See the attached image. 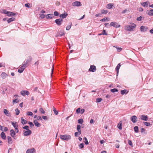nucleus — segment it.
I'll use <instances>...</instances> for the list:
<instances>
[{
  "label": "nucleus",
  "instance_id": "1",
  "mask_svg": "<svg viewBox=\"0 0 153 153\" xmlns=\"http://www.w3.org/2000/svg\"><path fill=\"white\" fill-rule=\"evenodd\" d=\"M136 25L133 23L132 25H127L125 27V30L126 31H131L136 27Z\"/></svg>",
  "mask_w": 153,
  "mask_h": 153
},
{
  "label": "nucleus",
  "instance_id": "2",
  "mask_svg": "<svg viewBox=\"0 0 153 153\" xmlns=\"http://www.w3.org/2000/svg\"><path fill=\"white\" fill-rule=\"evenodd\" d=\"M60 138L62 140H68L71 139V137L69 135L65 134L60 135Z\"/></svg>",
  "mask_w": 153,
  "mask_h": 153
},
{
  "label": "nucleus",
  "instance_id": "3",
  "mask_svg": "<svg viewBox=\"0 0 153 153\" xmlns=\"http://www.w3.org/2000/svg\"><path fill=\"white\" fill-rule=\"evenodd\" d=\"M110 25L111 26H113L116 28L119 27H120V25L118 23L115 22H112L111 23Z\"/></svg>",
  "mask_w": 153,
  "mask_h": 153
},
{
  "label": "nucleus",
  "instance_id": "4",
  "mask_svg": "<svg viewBox=\"0 0 153 153\" xmlns=\"http://www.w3.org/2000/svg\"><path fill=\"white\" fill-rule=\"evenodd\" d=\"M63 22V19H56L55 20V22L56 24L58 26H60L62 24Z\"/></svg>",
  "mask_w": 153,
  "mask_h": 153
},
{
  "label": "nucleus",
  "instance_id": "5",
  "mask_svg": "<svg viewBox=\"0 0 153 153\" xmlns=\"http://www.w3.org/2000/svg\"><path fill=\"white\" fill-rule=\"evenodd\" d=\"M131 120L133 123H135L137 121V118L136 116L134 115L131 117Z\"/></svg>",
  "mask_w": 153,
  "mask_h": 153
},
{
  "label": "nucleus",
  "instance_id": "6",
  "mask_svg": "<svg viewBox=\"0 0 153 153\" xmlns=\"http://www.w3.org/2000/svg\"><path fill=\"white\" fill-rule=\"evenodd\" d=\"M89 71L92 72H94L96 71V66L94 65H91L90 67L88 70Z\"/></svg>",
  "mask_w": 153,
  "mask_h": 153
},
{
  "label": "nucleus",
  "instance_id": "7",
  "mask_svg": "<svg viewBox=\"0 0 153 153\" xmlns=\"http://www.w3.org/2000/svg\"><path fill=\"white\" fill-rule=\"evenodd\" d=\"M72 5L74 6H82L81 3L78 1H75L72 3Z\"/></svg>",
  "mask_w": 153,
  "mask_h": 153
},
{
  "label": "nucleus",
  "instance_id": "8",
  "mask_svg": "<svg viewBox=\"0 0 153 153\" xmlns=\"http://www.w3.org/2000/svg\"><path fill=\"white\" fill-rule=\"evenodd\" d=\"M31 133V131L30 130L24 131V136H27L30 135Z\"/></svg>",
  "mask_w": 153,
  "mask_h": 153
},
{
  "label": "nucleus",
  "instance_id": "9",
  "mask_svg": "<svg viewBox=\"0 0 153 153\" xmlns=\"http://www.w3.org/2000/svg\"><path fill=\"white\" fill-rule=\"evenodd\" d=\"M10 135L11 136L13 137L14 139H15V136L16 135V133L14 131V130L12 129L10 131Z\"/></svg>",
  "mask_w": 153,
  "mask_h": 153
},
{
  "label": "nucleus",
  "instance_id": "10",
  "mask_svg": "<svg viewBox=\"0 0 153 153\" xmlns=\"http://www.w3.org/2000/svg\"><path fill=\"white\" fill-rule=\"evenodd\" d=\"M29 92L27 91H22L21 92V94L23 96H25V95H28L29 94Z\"/></svg>",
  "mask_w": 153,
  "mask_h": 153
},
{
  "label": "nucleus",
  "instance_id": "11",
  "mask_svg": "<svg viewBox=\"0 0 153 153\" xmlns=\"http://www.w3.org/2000/svg\"><path fill=\"white\" fill-rule=\"evenodd\" d=\"M4 113L8 117H10L11 116V114L6 109H4Z\"/></svg>",
  "mask_w": 153,
  "mask_h": 153
},
{
  "label": "nucleus",
  "instance_id": "12",
  "mask_svg": "<svg viewBox=\"0 0 153 153\" xmlns=\"http://www.w3.org/2000/svg\"><path fill=\"white\" fill-rule=\"evenodd\" d=\"M140 119L141 120L145 121H147L148 120L147 116L144 115H141L140 116Z\"/></svg>",
  "mask_w": 153,
  "mask_h": 153
},
{
  "label": "nucleus",
  "instance_id": "13",
  "mask_svg": "<svg viewBox=\"0 0 153 153\" xmlns=\"http://www.w3.org/2000/svg\"><path fill=\"white\" fill-rule=\"evenodd\" d=\"M146 13L149 15L152 16L153 15V9H151L149 10H147Z\"/></svg>",
  "mask_w": 153,
  "mask_h": 153
},
{
  "label": "nucleus",
  "instance_id": "14",
  "mask_svg": "<svg viewBox=\"0 0 153 153\" xmlns=\"http://www.w3.org/2000/svg\"><path fill=\"white\" fill-rule=\"evenodd\" d=\"M35 150L33 149H28L26 152V153H35Z\"/></svg>",
  "mask_w": 153,
  "mask_h": 153
},
{
  "label": "nucleus",
  "instance_id": "15",
  "mask_svg": "<svg viewBox=\"0 0 153 153\" xmlns=\"http://www.w3.org/2000/svg\"><path fill=\"white\" fill-rule=\"evenodd\" d=\"M0 136L1 138L4 140H5L6 139V137L5 133L3 132H2L0 134Z\"/></svg>",
  "mask_w": 153,
  "mask_h": 153
},
{
  "label": "nucleus",
  "instance_id": "16",
  "mask_svg": "<svg viewBox=\"0 0 153 153\" xmlns=\"http://www.w3.org/2000/svg\"><path fill=\"white\" fill-rule=\"evenodd\" d=\"M25 68L22 65L18 70V72L20 73H22Z\"/></svg>",
  "mask_w": 153,
  "mask_h": 153
},
{
  "label": "nucleus",
  "instance_id": "17",
  "mask_svg": "<svg viewBox=\"0 0 153 153\" xmlns=\"http://www.w3.org/2000/svg\"><path fill=\"white\" fill-rule=\"evenodd\" d=\"M11 123L12 125L15 128V129H17V128L18 127V126L16 124V122H12Z\"/></svg>",
  "mask_w": 153,
  "mask_h": 153
},
{
  "label": "nucleus",
  "instance_id": "18",
  "mask_svg": "<svg viewBox=\"0 0 153 153\" xmlns=\"http://www.w3.org/2000/svg\"><path fill=\"white\" fill-rule=\"evenodd\" d=\"M140 30L142 32H145L147 30V27L143 26H142L140 27Z\"/></svg>",
  "mask_w": 153,
  "mask_h": 153
},
{
  "label": "nucleus",
  "instance_id": "19",
  "mask_svg": "<svg viewBox=\"0 0 153 153\" xmlns=\"http://www.w3.org/2000/svg\"><path fill=\"white\" fill-rule=\"evenodd\" d=\"M54 17V16L53 14H48L46 16V18L47 19H51Z\"/></svg>",
  "mask_w": 153,
  "mask_h": 153
},
{
  "label": "nucleus",
  "instance_id": "20",
  "mask_svg": "<svg viewBox=\"0 0 153 153\" xmlns=\"http://www.w3.org/2000/svg\"><path fill=\"white\" fill-rule=\"evenodd\" d=\"M7 13V15L9 16H14V15L16 14L15 13L10 11H8Z\"/></svg>",
  "mask_w": 153,
  "mask_h": 153
},
{
  "label": "nucleus",
  "instance_id": "21",
  "mask_svg": "<svg viewBox=\"0 0 153 153\" xmlns=\"http://www.w3.org/2000/svg\"><path fill=\"white\" fill-rule=\"evenodd\" d=\"M68 14L66 13H64L62 14H61L59 15V17L60 18H62L63 19H64L66 18L67 16H68Z\"/></svg>",
  "mask_w": 153,
  "mask_h": 153
},
{
  "label": "nucleus",
  "instance_id": "22",
  "mask_svg": "<svg viewBox=\"0 0 153 153\" xmlns=\"http://www.w3.org/2000/svg\"><path fill=\"white\" fill-rule=\"evenodd\" d=\"M21 123L23 125L26 124L27 123V121L24 120L23 118L22 117L21 119Z\"/></svg>",
  "mask_w": 153,
  "mask_h": 153
},
{
  "label": "nucleus",
  "instance_id": "23",
  "mask_svg": "<svg viewBox=\"0 0 153 153\" xmlns=\"http://www.w3.org/2000/svg\"><path fill=\"white\" fill-rule=\"evenodd\" d=\"M77 129L79 133L81 134V126L79 125H77Z\"/></svg>",
  "mask_w": 153,
  "mask_h": 153
},
{
  "label": "nucleus",
  "instance_id": "24",
  "mask_svg": "<svg viewBox=\"0 0 153 153\" xmlns=\"http://www.w3.org/2000/svg\"><path fill=\"white\" fill-rule=\"evenodd\" d=\"M121 65H120V63L118 64V65L116 67V71L117 72V74H118L119 69L121 66Z\"/></svg>",
  "mask_w": 153,
  "mask_h": 153
},
{
  "label": "nucleus",
  "instance_id": "25",
  "mask_svg": "<svg viewBox=\"0 0 153 153\" xmlns=\"http://www.w3.org/2000/svg\"><path fill=\"white\" fill-rule=\"evenodd\" d=\"M1 77L4 79L5 78L8 76V75L5 72H2L1 74Z\"/></svg>",
  "mask_w": 153,
  "mask_h": 153
},
{
  "label": "nucleus",
  "instance_id": "26",
  "mask_svg": "<svg viewBox=\"0 0 153 153\" xmlns=\"http://www.w3.org/2000/svg\"><path fill=\"white\" fill-rule=\"evenodd\" d=\"M128 91H127L126 89L122 90L121 91V93L122 95L126 94L128 93Z\"/></svg>",
  "mask_w": 153,
  "mask_h": 153
},
{
  "label": "nucleus",
  "instance_id": "27",
  "mask_svg": "<svg viewBox=\"0 0 153 153\" xmlns=\"http://www.w3.org/2000/svg\"><path fill=\"white\" fill-rule=\"evenodd\" d=\"M7 139L8 143L9 144H11L13 143V141L11 137L9 136H8L7 137Z\"/></svg>",
  "mask_w": 153,
  "mask_h": 153
},
{
  "label": "nucleus",
  "instance_id": "28",
  "mask_svg": "<svg viewBox=\"0 0 153 153\" xmlns=\"http://www.w3.org/2000/svg\"><path fill=\"white\" fill-rule=\"evenodd\" d=\"M33 123L35 124V126L37 127H39L41 126V124H39L36 120H35L33 121Z\"/></svg>",
  "mask_w": 153,
  "mask_h": 153
},
{
  "label": "nucleus",
  "instance_id": "29",
  "mask_svg": "<svg viewBox=\"0 0 153 153\" xmlns=\"http://www.w3.org/2000/svg\"><path fill=\"white\" fill-rule=\"evenodd\" d=\"M148 3L149 2L148 1H147L145 2H143V3H141V4L143 6L145 7H148Z\"/></svg>",
  "mask_w": 153,
  "mask_h": 153
},
{
  "label": "nucleus",
  "instance_id": "30",
  "mask_svg": "<svg viewBox=\"0 0 153 153\" xmlns=\"http://www.w3.org/2000/svg\"><path fill=\"white\" fill-rule=\"evenodd\" d=\"M65 33L64 32L60 31L59 33V34L56 36V37H61L62 36L64 35Z\"/></svg>",
  "mask_w": 153,
  "mask_h": 153
},
{
  "label": "nucleus",
  "instance_id": "31",
  "mask_svg": "<svg viewBox=\"0 0 153 153\" xmlns=\"http://www.w3.org/2000/svg\"><path fill=\"white\" fill-rule=\"evenodd\" d=\"M32 58L31 57L29 56L26 60V62L28 63L31 61Z\"/></svg>",
  "mask_w": 153,
  "mask_h": 153
},
{
  "label": "nucleus",
  "instance_id": "32",
  "mask_svg": "<svg viewBox=\"0 0 153 153\" xmlns=\"http://www.w3.org/2000/svg\"><path fill=\"white\" fill-rule=\"evenodd\" d=\"M113 5V4H108L107 5L106 7L108 9H110L112 8Z\"/></svg>",
  "mask_w": 153,
  "mask_h": 153
},
{
  "label": "nucleus",
  "instance_id": "33",
  "mask_svg": "<svg viewBox=\"0 0 153 153\" xmlns=\"http://www.w3.org/2000/svg\"><path fill=\"white\" fill-rule=\"evenodd\" d=\"M15 19V18L14 17H12L10 18L9 19L7 20V22L8 23H9L11 22L14 21Z\"/></svg>",
  "mask_w": 153,
  "mask_h": 153
},
{
  "label": "nucleus",
  "instance_id": "34",
  "mask_svg": "<svg viewBox=\"0 0 153 153\" xmlns=\"http://www.w3.org/2000/svg\"><path fill=\"white\" fill-rule=\"evenodd\" d=\"M70 25H68L66 27V30H70V29L71 28L72 25V23H69Z\"/></svg>",
  "mask_w": 153,
  "mask_h": 153
},
{
  "label": "nucleus",
  "instance_id": "35",
  "mask_svg": "<svg viewBox=\"0 0 153 153\" xmlns=\"http://www.w3.org/2000/svg\"><path fill=\"white\" fill-rule=\"evenodd\" d=\"M52 110L54 111V114L56 115H57L58 114V111H56V109L55 108L53 107L52 108Z\"/></svg>",
  "mask_w": 153,
  "mask_h": 153
},
{
  "label": "nucleus",
  "instance_id": "36",
  "mask_svg": "<svg viewBox=\"0 0 153 153\" xmlns=\"http://www.w3.org/2000/svg\"><path fill=\"white\" fill-rule=\"evenodd\" d=\"M134 130L136 133H137L139 131L138 127L137 126H135L134 127Z\"/></svg>",
  "mask_w": 153,
  "mask_h": 153
},
{
  "label": "nucleus",
  "instance_id": "37",
  "mask_svg": "<svg viewBox=\"0 0 153 153\" xmlns=\"http://www.w3.org/2000/svg\"><path fill=\"white\" fill-rule=\"evenodd\" d=\"M122 123H119L117 126V127L120 129L121 130L122 129Z\"/></svg>",
  "mask_w": 153,
  "mask_h": 153
},
{
  "label": "nucleus",
  "instance_id": "38",
  "mask_svg": "<svg viewBox=\"0 0 153 153\" xmlns=\"http://www.w3.org/2000/svg\"><path fill=\"white\" fill-rule=\"evenodd\" d=\"M107 34H108L107 33H106V30H103L101 33L99 34V35H107Z\"/></svg>",
  "mask_w": 153,
  "mask_h": 153
},
{
  "label": "nucleus",
  "instance_id": "39",
  "mask_svg": "<svg viewBox=\"0 0 153 153\" xmlns=\"http://www.w3.org/2000/svg\"><path fill=\"white\" fill-rule=\"evenodd\" d=\"M111 91L112 93H114L115 92L118 91L117 89L116 88H114L111 90Z\"/></svg>",
  "mask_w": 153,
  "mask_h": 153
},
{
  "label": "nucleus",
  "instance_id": "40",
  "mask_svg": "<svg viewBox=\"0 0 153 153\" xmlns=\"http://www.w3.org/2000/svg\"><path fill=\"white\" fill-rule=\"evenodd\" d=\"M78 122L79 123L82 124L83 122V120L82 119H80L78 120Z\"/></svg>",
  "mask_w": 153,
  "mask_h": 153
},
{
  "label": "nucleus",
  "instance_id": "41",
  "mask_svg": "<svg viewBox=\"0 0 153 153\" xmlns=\"http://www.w3.org/2000/svg\"><path fill=\"white\" fill-rule=\"evenodd\" d=\"M15 111L16 112V115H18L20 112L18 108H16L15 110Z\"/></svg>",
  "mask_w": 153,
  "mask_h": 153
},
{
  "label": "nucleus",
  "instance_id": "42",
  "mask_svg": "<svg viewBox=\"0 0 153 153\" xmlns=\"http://www.w3.org/2000/svg\"><path fill=\"white\" fill-rule=\"evenodd\" d=\"M143 123L147 126H149L150 125V123L148 122H144Z\"/></svg>",
  "mask_w": 153,
  "mask_h": 153
},
{
  "label": "nucleus",
  "instance_id": "43",
  "mask_svg": "<svg viewBox=\"0 0 153 153\" xmlns=\"http://www.w3.org/2000/svg\"><path fill=\"white\" fill-rule=\"evenodd\" d=\"M28 124L30 125V127L32 128L34 126V125L32 122H29Z\"/></svg>",
  "mask_w": 153,
  "mask_h": 153
},
{
  "label": "nucleus",
  "instance_id": "44",
  "mask_svg": "<svg viewBox=\"0 0 153 153\" xmlns=\"http://www.w3.org/2000/svg\"><path fill=\"white\" fill-rule=\"evenodd\" d=\"M84 139L85 140V144L86 145H88L89 143L87 138L86 137H85L84 138Z\"/></svg>",
  "mask_w": 153,
  "mask_h": 153
},
{
  "label": "nucleus",
  "instance_id": "45",
  "mask_svg": "<svg viewBox=\"0 0 153 153\" xmlns=\"http://www.w3.org/2000/svg\"><path fill=\"white\" fill-rule=\"evenodd\" d=\"M102 100V99L101 98H97L96 99V102H100Z\"/></svg>",
  "mask_w": 153,
  "mask_h": 153
},
{
  "label": "nucleus",
  "instance_id": "46",
  "mask_svg": "<svg viewBox=\"0 0 153 153\" xmlns=\"http://www.w3.org/2000/svg\"><path fill=\"white\" fill-rule=\"evenodd\" d=\"M108 12V11L107 10H101L102 14H106Z\"/></svg>",
  "mask_w": 153,
  "mask_h": 153
},
{
  "label": "nucleus",
  "instance_id": "47",
  "mask_svg": "<svg viewBox=\"0 0 153 153\" xmlns=\"http://www.w3.org/2000/svg\"><path fill=\"white\" fill-rule=\"evenodd\" d=\"M114 47L116 48L117 49V51L119 52L120 51L122 50V48H119L117 47V46H114Z\"/></svg>",
  "mask_w": 153,
  "mask_h": 153
},
{
  "label": "nucleus",
  "instance_id": "48",
  "mask_svg": "<svg viewBox=\"0 0 153 153\" xmlns=\"http://www.w3.org/2000/svg\"><path fill=\"white\" fill-rule=\"evenodd\" d=\"M81 108H78L76 110V113L77 114H78L80 112Z\"/></svg>",
  "mask_w": 153,
  "mask_h": 153
},
{
  "label": "nucleus",
  "instance_id": "49",
  "mask_svg": "<svg viewBox=\"0 0 153 153\" xmlns=\"http://www.w3.org/2000/svg\"><path fill=\"white\" fill-rule=\"evenodd\" d=\"M128 11H129V10H127V9H126V10H123L122 12V14H124V13H127V12H128Z\"/></svg>",
  "mask_w": 153,
  "mask_h": 153
},
{
  "label": "nucleus",
  "instance_id": "50",
  "mask_svg": "<svg viewBox=\"0 0 153 153\" xmlns=\"http://www.w3.org/2000/svg\"><path fill=\"white\" fill-rule=\"evenodd\" d=\"M27 114L28 116H33V113L31 112H30V111L28 112L27 113Z\"/></svg>",
  "mask_w": 153,
  "mask_h": 153
},
{
  "label": "nucleus",
  "instance_id": "51",
  "mask_svg": "<svg viewBox=\"0 0 153 153\" xmlns=\"http://www.w3.org/2000/svg\"><path fill=\"white\" fill-rule=\"evenodd\" d=\"M84 144L83 143H80L79 146V147L80 149H82L84 147Z\"/></svg>",
  "mask_w": 153,
  "mask_h": 153
},
{
  "label": "nucleus",
  "instance_id": "52",
  "mask_svg": "<svg viewBox=\"0 0 153 153\" xmlns=\"http://www.w3.org/2000/svg\"><path fill=\"white\" fill-rule=\"evenodd\" d=\"M23 128L24 129H25L27 130H29V127L28 126H25L23 127Z\"/></svg>",
  "mask_w": 153,
  "mask_h": 153
},
{
  "label": "nucleus",
  "instance_id": "53",
  "mask_svg": "<svg viewBox=\"0 0 153 153\" xmlns=\"http://www.w3.org/2000/svg\"><path fill=\"white\" fill-rule=\"evenodd\" d=\"M39 111L42 114H44L45 112L42 108H40L39 109Z\"/></svg>",
  "mask_w": 153,
  "mask_h": 153
},
{
  "label": "nucleus",
  "instance_id": "54",
  "mask_svg": "<svg viewBox=\"0 0 153 153\" xmlns=\"http://www.w3.org/2000/svg\"><path fill=\"white\" fill-rule=\"evenodd\" d=\"M128 144L131 146H133L132 143L131 141V140H129L128 141Z\"/></svg>",
  "mask_w": 153,
  "mask_h": 153
},
{
  "label": "nucleus",
  "instance_id": "55",
  "mask_svg": "<svg viewBox=\"0 0 153 153\" xmlns=\"http://www.w3.org/2000/svg\"><path fill=\"white\" fill-rule=\"evenodd\" d=\"M59 15V13L57 12V11H55L54 12V16H58Z\"/></svg>",
  "mask_w": 153,
  "mask_h": 153
},
{
  "label": "nucleus",
  "instance_id": "56",
  "mask_svg": "<svg viewBox=\"0 0 153 153\" xmlns=\"http://www.w3.org/2000/svg\"><path fill=\"white\" fill-rule=\"evenodd\" d=\"M143 18V17L141 16H140L138 17H137V21H141L142 20V18Z\"/></svg>",
  "mask_w": 153,
  "mask_h": 153
},
{
  "label": "nucleus",
  "instance_id": "57",
  "mask_svg": "<svg viewBox=\"0 0 153 153\" xmlns=\"http://www.w3.org/2000/svg\"><path fill=\"white\" fill-rule=\"evenodd\" d=\"M42 117L45 120H48L47 117L46 116H43Z\"/></svg>",
  "mask_w": 153,
  "mask_h": 153
},
{
  "label": "nucleus",
  "instance_id": "58",
  "mask_svg": "<svg viewBox=\"0 0 153 153\" xmlns=\"http://www.w3.org/2000/svg\"><path fill=\"white\" fill-rule=\"evenodd\" d=\"M45 16V15L43 14H41L40 15V17L41 19L44 18Z\"/></svg>",
  "mask_w": 153,
  "mask_h": 153
},
{
  "label": "nucleus",
  "instance_id": "59",
  "mask_svg": "<svg viewBox=\"0 0 153 153\" xmlns=\"http://www.w3.org/2000/svg\"><path fill=\"white\" fill-rule=\"evenodd\" d=\"M37 120H42V119L41 118V117L40 116H38L37 117Z\"/></svg>",
  "mask_w": 153,
  "mask_h": 153
},
{
  "label": "nucleus",
  "instance_id": "60",
  "mask_svg": "<svg viewBox=\"0 0 153 153\" xmlns=\"http://www.w3.org/2000/svg\"><path fill=\"white\" fill-rule=\"evenodd\" d=\"M3 13H4V14H7V13L8 12V11L6 10H3Z\"/></svg>",
  "mask_w": 153,
  "mask_h": 153
},
{
  "label": "nucleus",
  "instance_id": "61",
  "mask_svg": "<svg viewBox=\"0 0 153 153\" xmlns=\"http://www.w3.org/2000/svg\"><path fill=\"white\" fill-rule=\"evenodd\" d=\"M85 110L84 109H82L81 110L80 113L81 114H83L85 112Z\"/></svg>",
  "mask_w": 153,
  "mask_h": 153
},
{
  "label": "nucleus",
  "instance_id": "62",
  "mask_svg": "<svg viewBox=\"0 0 153 153\" xmlns=\"http://www.w3.org/2000/svg\"><path fill=\"white\" fill-rule=\"evenodd\" d=\"M25 6L26 7L29 8L30 7V4L29 3L26 4H25Z\"/></svg>",
  "mask_w": 153,
  "mask_h": 153
},
{
  "label": "nucleus",
  "instance_id": "63",
  "mask_svg": "<svg viewBox=\"0 0 153 153\" xmlns=\"http://www.w3.org/2000/svg\"><path fill=\"white\" fill-rule=\"evenodd\" d=\"M27 64H28L26 62H25V63H24V64H22V65L23 66H24V67L26 68L27 67Z\"/></svg>",
  "mask_w": 153,
  "mask_h": 153
},
{
  "label": "nucleus",
  "instance_id": "64",
  "mask_svg": "<svg viewBox=\"0 0 153 153\" xmlns=\"http://www.w3.org/2000/svg\"><path fill=\"white\" fill-rule=\"evenodd\" d=\"M138 10L140 12H142L143 11V9L141 7H140L138 9Z\"/></svg>",
  "mask_w": 153,
  "mask_h": 153
}]
</instances>
